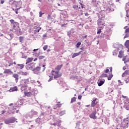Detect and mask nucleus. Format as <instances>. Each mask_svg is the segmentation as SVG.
<instances>
[{"mask_svg":"<svg viewBox=\"0 0 129 129\" xmlns=\"http://www.w3.org/2000/svg\"><path fill=\"white\" fill-rule=\"evenodd\" d=\"M97 100V99L94 98L93 99V101L92 102V104H91L92 107L95 106V105H96V103H97V102H95Z\"/></svg>","mask_w":129,"mask_h":129,"instance_id":"obj_12","label":"nucleus"},{"mask_svg":"<svg viewBox=\"0 0 129 129\" xmlns=\"http://www.w3.org/2000/svg\"><path fill=\"white\" fill-rule=\"evenodd\" d=\"M10 5H11L12 7H15V6H17V4H19V3H17L16 1H13L12 2H9Z\"/></svg>","mask_w":129,"mask_h":129,"instance_id":"obj_23","label":"nucleus"},{"mask_svg":"<svg viewBox=\"0 0 129 129\" xmlns=\"http://www.w3.org/2000/svg\"><path fill=\"white\" fill-rule=\"evenodd\" d=\"M62 67H63V64L58 65L56 66V67L55 68V70H56V71H58V72H59V71L61 70Z\"/></svg>","mask_w":129,"mask_h":129,"instance_id":"obj_16","label":"nucleus"},{"mask_svg":"<svg viewBox=\"0 0 129 129\" xmlns=\"http://www.w3.org/2000/svg\"><path fill=\"white\" fill-rule=\"evenodd\" d=\"M81 98H82V96H81V95H79V96H78V99L81 100Z\"/></svg>","mask_w":129,"mask_h":129,"instance_id":"obj_56","label":"nucleus"},{"mask_svg":"<svg viewBox=\"0 0 129 129\" xmlns=\"http://www.w3.org/2000/svg\"><path fill=\"white\" fill-rule=\"evenodd\" d=\"M97 25L99 26V27H103L104 28V26H105V23L103 21V20H98L97 21Z\"/></svg>","mask_w":129,"mask_h":129,"instance_id":"obj_7","label":"nucleus"},{"mask_svg":"<svg viewBox=\"0 0 129 129\" xmlns=\"http://www.w3.org/2000/svg\"><path fill=\"white\" fill-rule=\"evenodd\" d=\"M27 57H28V56H24L22 57V58H25V59H27Z\"/></svg>","mask_w":129,"mask_h":129,"instance_id":"obj_62","label":"nucleus"},{"mask_svg":"<svg viewBox=\"0 0 129 129\" xmlns=\"http://www.w3.org/2000/svg\"><path fill=\"white\" fill-rule=\"evenodd\" d=\"M20 74H21V75L27 76L28 74H29V73H28L27 72H20Z\"/></svg>","mask_w":129,"mask_h":129,"instance_id":"obj_29","label":"nucleus"},{"mask_svg":"<svg viewBox=\"0 0 129 129\" xmlns=\"http://www.w3.org/2000/svg\"><path fill=\"white\" fill-rule=\"evenodd\" d=\"M105 17V15L103 13H100L99 15L98 18L100 19V20H102L104 19V17Z\"/></svg>","mask_w":129,"mask_h":129,"instance_id":"obj_14","label":"nucleus"},{"mask_svg":"<svg viewBox=\"0 0 129 129\" xmlns=\"http://www.w3.org/2000/svg\"><path fill=\"white\" fill-rule=\"evenodd\" d=\"M81 52H82V51H80L78 53H74L72 55V58H75V57H76L77 56H79V55H80V53H81Z\"/></svg>","mask_w":129,"mask_h":129,"instance_id":"obj_25","label":"nucleus"},{"mask_svg":"<svg viewBox=\"0 0 129 129\" xmlns=\"http://www.w3.org/2000/svg\"><path fill=\"white\" fill-rule=\"evenodd\" d=\"M43 49L44 51H46V50H47V49H48V45H44V47H43Z\"/></svg>","mask_w":129,"mask_h":129,"instance_id":"obj_41","label":"nucleus"},{"mask_svg":"<svg viewBox=\"0 0 129 129\" xmlns=\"http://www.w3.org/2000/svg\"><path fill=\"white\" fill-rule=\"evenodd\" d=\"M128 36H129L128 34V33L126 34L124 37V39H125V38H128Z\"/></svg>","mask_w":129,"mask_h":129,"instance_id":"obj_50","label":"nucleus"},{"mask_svg":"<svg viewBox=\"0 0 129 129\" xmlns=\"http://www.w3.org/2000/svg\"><path fill=\"white\" fill-rule=\"evenodd\" d=\"M126 75H129V70H126L122 75V77H125Z\"/></svg>","mask_w":129,"mask_h":129,"instance_id":"obj_17","label":"nucleus"},{"mask_svg":"<svg viewBox=\"0 0 129 129\" xmlns=\"http://www.w3.org/2000/svg\"><path fill=\"white\" fill-rule=\"evenodd\" d=\"M81 45V42H78L76 46H77V48H78V47H79V46H80Z\"/></svg>","mask_w":129,"mask_h":129,"instance_id":"obj_47","label":"nucleus"},{"mask_svg":"<svg viewBox=\"0 0 129 129\" xmlns=\"http://www.w3.org/2000/svg\"><path fill=\"white\" fill-rule=\"evenodd\" d=\"M126 57H127V56H125L123 57L122 60L125 61V59H126Z\"/></svg>","mask_w":129,"mask_h":129,"instance_id":"obj_51","label":"nucleus"},{"mask_svg":"<svg viewBox=\"0 0 129 129\" xmlns=\"http://www.w3.org/2000/svg\"><path fill=\"white\" fill-rule=\"evenodd\" d=\"M125 33H129V28H127L125 30Z\"/></svg>","mask_w":129,"mask_h":129,"instance_id":"obj_55","label":"nucleus"},{"mask_svg":"<svg viewBox=\"0 0 129 129\" xmlns=\"http://www.w3.org/2000/svg\"><path fill=\"white\" fill-rule=\"evenodd\" d=\"M105 73H108L109 72V69H106L105 71H104Z\"/></svg>","mask_w":129,"mask_h":129,"instance_id":"obj_52","label":"nucleus"},{"mask_svg":"<svg viewBox=\"0 0 129 129\" xmlns=\"http://www.w3.org/2000/svg\"><path fill=\"white\" fill-rule=\"evenodd\" d=\"M111 29L107 30L102 36V38H105L106 40H109L111 36Z\"/></svg>","mask_w":129,"mask_h":129,"instance_id":"obj_3","label":"nucleus"},{"mask_svg":"<svg viewBox=\"0 0 129 129\" xmlns=\"http://www.w3.org/2000/svg\"><path fill=\"white\" fill-rule=\"evenodd\" d=\"M63 114H65V111H61L59 113V115H60V116H62Z\"/></svg>","mask_w":129,"mask_h":129,"instance_id":"obj_34","label":"nucleus"},{"mask_svg":"<svg viewBox=\"0 0 129 129\" xmlns=\"http://www.w3.org/2000/svg\"><path fill=\"white\" fill-rule=\"evenodd\" d=\"M127 6H128V7H129V4H128V3H126V5H125L126 8H127Z\"/></svg>","mask_w":129,"mask_h":129,"instance_id":"obj_60","label":"nucleus"},{"mask_svg":"<svg viewBox=\"0 0 129 129\" xmlns=\"http://www.w3.org/2000/svg\"><path fill=\"white\" fill-rule=\"evenodd\" d=\"M124 107L126 109V110H129V105H127V106L125 104L124 105Z\"/></svg>","mask_w":129,"mask_h":129,"instance_id":"obj_40","label":"nucleus"},{"mask_svg":"<svg viewBox=\"0 0 129 129\" xmlns=\"http://www.w3.org/2000/svg\"><path fill=\"white\" fill-rule=\"evenodd\" d=\"M61 122H62V121H61L60 120L58 119L57 120H56V122H54L53 123H51V124H52L54 126H56V125H57V126H60L61 125Z\"/></svg>","mask_w":129,"mask_h":129,"instance_id":"obj_10","label":"nucleus"},{"mask_svg":"<svg viewBox=\"0 0 129 129\" xmlns=\"http://www.w3.org/2000/svg\"><path fill=\"white\" fill-rule=\"evenodd\" d=\"M122 97L123 98H125L126 99L127 101H128L129 102V99H128V98H127V97L122 95Z\"/></svg>","mask_w":129,"mask_h":129,"instance_id":"obj_44","label":"nucleus"},{"mask_svg":"<svg viewBox=\"0 0 129 129\" xmlns=\"http://www.w3.org/2000/svg\"><path fill=\"white\" fill-rule=\"evenodd\" d=\"M109 69H110V72H112V67H110V68H109Z\"/></svg>","mask_w":129,"mask_h":129,"instance_id":"obj_58","label":"nucleus"},{"mask_svg":"<svg viewBox=\"0 0 129 129\" xmlns=\"http://www.w3.org/2000/svg\"><path fill=\"white\" fill-rule=\"evenodd\" d=\"M36 115H38V112L32 110L25 115V117L26 118H33V116H36Z\"/></svg>","mask_w":129,"mask_h":129,"instance_id":"obj_2","label":"nucleus"},{"mask_svg":"<svg viewBox=\"0 0 129 129\" xmlns=\"http://www.w3.org/2000/svg\"><path fill=\"white\" fill-rule=\"evenodd\" d=\"M44 58H45V56H39L38 57L39 60H42V59H44Z\"/></svg>","mask_w":129,"mask_h":129,"instance_id":"obj_43","label":"nucleus"},{"mask_svg":"<svg viewBox=\"0 0 129 129\" xmlns=\"http://www.w3.org/2000/svg\"><path fill=\"white\" fill-rule=\"evenodd\" d=\"M125 46L126 48H128L129 47V40H126L125 42Z\"/></svg>","mask_w":129,"mask_h":129,"instance_id":"obj_32","label":"nucleus"},{"mask_svg":"<svg viewBox=\"0 0 129 129\" xmlns=\"http://www.w3.org/2000/svg\"><path fill=\"white\" fill-rule=\"evenodd\" d=\"M40 70L41 69L40 67H37L35 69H34V71H40Z\"/></svg>","mask_w":129,"mask_h":129,"instance_id":"obj_45","label":"nucleus"},{"mask_svg":"<svg viewBox=\"0 0 129 129\" xmlns=\"http://www.w3.org/2000/svg\"><path fill=\"white\" fill-rule=\"evenodd\" d=\"M52 75L54 76V78L56 79V78H59L60 75H59V72L58 71H51Z\"/></svg>","mask_w":129,"mask_h":129,"instance_id":"obj_6","label":"nucleus"},{"mask_svg":"<svg viewBox=\"0 0 129 129\" xmlns=\"http://www.w3.org/2000/svg\"><path fill=\"white\" fill-rule=\"evenodd\" d=\"M71 34H72V31H70L68 32V36H69V37H70Z\"/></svg>","mask_w":129,"mask_h":129,"instance_id":"obj_46","label":"nucleus"},{"mask_svg":"<svg viewBox=\"0 0 129 129\" xmlns=\"http://www.w3.org/2000/svg\"><path fill=\"white\" fill-rule=\"evenodd\" d=\"M27 87H28V86L27 85H23V86H22L21 89L22 91H24L26 90V89H27Z\"/></svg>","mask_w":129,"mask_h":129,"instance_id":"obj_26","label":"nucleus"},{"mask_svg":"<svg viewBox=\"0 0 129 129\" xmlns=\"http://www.w3.org/2000/svg\"><path fill=\"white\" fill-rule=\"evenodd\" d=\"M113 56H116L117 55V50H114L113 51Z\"/></svg>","mask_w":129,"mask_h":129,"instance_id":"obj_37","label":"nucleus"},{"mask_svg":"<svg viewBox=\"0 0 129 129\" xmlns=\"http://www.w3.org/2000/svg\"><path fill=\"white\" fill-rule=\"evenodd\" d=\"M113 76V75H112L111 74L109 76V77H108V80H111V79L112 78Z\"/></svg>","mask_w":129,"mask_h":129,"instance_id":"obj_39","label":"nucleus"},{"mask_svg":"<svg viewBox=\"0 0 129 129\" xmlns=\"http://www.w3.org/2000/svg\"><path fill=\"white\" fill-rule=\"evenodd\" d=\"M110 11V9H107L106 10V13H107L108 12H109Z\"/></svg>","mask_w":129,"mask_h":129,"instance_id":"obj_59","label":"nucleus"},{"mask_svg":"<svg viewBox=\"0 0 129 129\" xmlns=\"http://www.w3.org/2000/svg\"><path fill=\"white\" fill-rule=\"evenodd\" d=\"M32 61H33V58H28L27 59L26 64H28V63H30V62H32Z\"/></svg>","mask_w":129,"mask_h":129,"instance_id":"obj_31","label":"nucleus"},{"mask_svg":"<svg viewBox=\"0 0 129 129\" xmlns=\"http://www.w3.org/2000/svg\"><path fill=\"white\" fill-rule=\"evenodd\" d=\"M43 37H44V38L47 37V34H45L43 35Z\"/></svg>","mask_w":129,"mask_h":129,"instance_id":"obj_61","label":"nucleus"},{"mask_svg":"<svg viewBox=\"0 0 129 129\" xmlns=\"http://www.w3.org/2000/svg\"><path fill=\"white\" fill-rule=\"evenodd\" d=\"M12 77L15 78L16 83H18V81H19V75L17 74H13Z\"/></svg>","mask_w":129,"mask_h":129,"instance_id":"obj_11","label":"nucleus"},{"mask_svg":"<svg viewBox=\"0 0 129 129\" xmlns=\"http://www.w3.org/2000/svg\"><path fill=\"white\" fill-rule=\"evenodd\" d=\"M10 23L12 24L13 29L15 30L17 33H18V34L22 33V30H21V28L19 27V23L18 22H15V20L11 19L10 20Z\"/></svg>","mask_w":129,"mask_h":129,"instance_id":"obj_1","label":"nucleus"},{"mask_svg":"<svg viewBox=\"0 0 129 129\" xmlns=\"http://www.w3.org/2000/svg\"><path fill=\"white\" fill-rule=\"evenodd\" d=\"M45 120V117L44 116V114L42 113L40 114L39 117L37 118L35 121L36 122H37L38 123H41V122H43Z\"/></svg>","mask_w":129,"mask_h":129,"instance_id":"obj_4","label":"nucleus"},{"mask_svg":"<svg viewBox=\"0 0 129 129\" xmlns=\"http://www.w3.org/2000/svg\"><path fill=\"white\" fill-rule=\"evenodd\" d=\"M52 80H53V77H50L48 81V82H50V81H52Z\"/></svg>","mask_w":129,"mask_h":129,"instance_id":"obj_49","label":"nucleus"},{"mask_svg":"<svg viewBox=\"0 0 129 129\" xmlns=\"http://www.w3.org/2000/svg\"><path fill=\"white\" fill-rule=\"evenodd\" d=\"M109 91L110 92H112L113 91V89H112V88L109 89Z\"/></svg>","mask_w":129,"mask_h":129,"instance_id":"obj_53","label":"nucleus"},{"mask_svg":"<svg viewBox=\"0 0 129 129\" xmlns=\"http://www.w3.org/2000/svg\"><path fill=\"white\" fill-rule=\"evenodd\" d=\"M4 73L5 74H7V73H9L10 75L14 74V73L13 72H12V71H11L10 70H9V69L6 70L4 71Z\"/></svg>","mask_w":129,"mask_h":129,"instance_id":"obj_21","label":"nucleus"},{"mask_svg":"<svg viewBox=\"0 0 129 129\" xmlns=\"http://www.w3.org/2000/svg\"><path fill=\"white\" fill-rule=\"evenodd\" d=\"M127 124H128V122L127 121L123 120L121 123V127H128L127 126Z\"/></svg>","mask_w":129,"mask_h":129,"instance_id":"obj_9","label":"nucleus"},{"mask_svg":"<svg viewBox=\"0 0 129 129\" xmlns=\"http://www.w3.org/2000/svg\"><path fill=\"white\" fill-rule=\"evenodd\" d=\"M76 101V98L75 97H74L71 99V103H73V102H75Z\"/></svg>","mask_w":129,"mask_h":129,"instance_id":"obj_35","label":"nucleus"},{"mask_svg":"<svg viewBox=\"0 0 129 129\" xmlns=\"http://www.w3.org/2000/svg\"><path fill=\"white\" fill-rule=\"evenodd\" d=\"M73 9H78V6L77 5H74L73 6Z\"/></svg>","mask_w":129,"mask_h":129,"instance_id":"obj_48","label":"nucleus"},{"mask_svg":"<svg viewBox=\"0 0 129 129\" xmlns=\"http://www.w3.org/2000/svg\"><path fill=\"white\" fill-rule=\"evenodd\" d=\"M10 120H11L12 121H13V123H14L15 122V121H16V120H17V119L14 117H12L11 118H10Z\"/></svg>","mask_w":129,"mask_h":129,"instance_id":"obj_38","label":"nucleus"},{"mask_svg":"<svg viewBox=\"0 0 129 129\" xmlns=\"http://www.w3.org/2000/svg\"><path fill=\"white\" fill-rule=\"evenodd\" d=\"M85 44L86 45V46H90V45H91V42H89L87 40H85Z\"/></svg>","mask_w":129,"mask_h":129,"instance_id":"obj_30","label":"nucleus"},{"mask_svg":"<svg viewBox=\"0 0 129 129\" xmlns=\"http://www.w3.org/2000/svg\"><path fill=\"white\" fill-rule=\"evenodd\" d=\"M10 111H11L13 114H15V112H16V110H17V106H15L13 107L12 109H10Z\"/></svg>","mask_w":129,"mask_h":129,"instance_id":"obj_20","label":"nucleus"},{"mask_svg":"<svg viewBox=\"0 0 129 129\" xmlns=\"http://www.w3.org/2000/svg\"><path fill=\"white\" fill-rule=\"evenodd\" d=\"M24 93H25L26 96H28V97H30L32 96V95H33V94L31 92H29L27 93H26V92H24Z\"/></svg>","mask_w":129,"mask_h":129,"instance_id":"obj_24","label":"nucleus"},{"mask_svg":"<svg viewBox=\"0 0 129 129\" xmlns=\"http://www.w3.org/2000/svg\"><path fill=\"white\" fill-rule=\"evenodd\" d=\"M28 83H29V81L27 79L22 80V84L23 85H27V84H28Z\"/></svg>","mask_w":129,"mask_h":129,"instance_id":"obj_18","label":"nucleus"},{"mask_svg":"<svg viewBox=\"0 0 129 129\" xmlns=\"http://www.w3.org/2000/svg\"><path fill=\"white\" fill-rule=\"evenodd\" d=\"M105 82V80H104V79H99L97 82L98 86H102V85H103V84H104Z\"/></svg>","mask_w":129,"mask_h":129,"instance_id":"obj_8","label":"nucleus"},{"mask_svg":"<svg viewBox=\"0 0 129 129\" xmlns=\"http://www.w3.org/2000/svg\"><path fill=\"white\" fill-rule=\"evenodd\" d=\"M101 78H103L104 77H107V74H102L101 76H100Z\"/></svg>","mask_w":129,"mask_h":129,"instance_id":"obj_36","label":"nucleus"},{"mask_svg":"<svg viewBox=\"0 0 129 129\" xmlns=\"http://www.w3.org/2000/svg\"><path fill=\"white\" fill-rule=\"evenodd\" d=\"M5 123H6V124H9V123H14V120L12 121L11 119L9 118L5 120Z\"/></svg>","mask_w":129,"mask_h":129,"instance_id":"obj_13","label":"nucleus"},{"mask_svg":"<svg viewBox=\"0 0 129 129\" xmlns=\"http://www.w3.org/2000/svg\"><path fill=\"white\" fill-rule=\"evenodd\" d=\"M85 16H89V14L88 13H85Z\"/></svg>","mask_w":129,"mask_h":129,"instance_id":"obj_64","label":"nucleus"},{"mask_svg":"<svg viewBox=\"0 0 129 129\" xmlns=\"http://www.w3.org/2000/svg\"><path fill=\"white\" fill-rule=\"evenodd\" d=\"M5 3V0H2L1 3L2 4V5H3V4H4Z\"/></svg>","mask_w":129,"mask_h":129,"instance_id":"obj_57","label":"nucleus"},{"mask_svg":"<svg viewBox=\"0 0 129 129\" xmlns=\"http://www.w3.org/2000/svg\"><path fill=\"white\" fill-rule=\"evenodd\" d=\"M34 34H37V33H39V32H40V30L42 29V28L40 27L39 25H37L36 24L34 25Z\"/></svg>","mask_w":129,"mask_h":129,"instance_id":"obj_5","label":"nucleus"},{"mask_svg":"<svg viewBox=\"0 0 129 129\" xmlns=\"http://www.w3.org/2000/svg\"><path fill=\"white\" fill-rule=\"evenodd\" d=\"M42 15H44V13H42L41 12H39V17H42Z\"/></svg>","mask_w":129,"mask_h":129,"instance_id":"obj_54","label":"nucleus"},{"mask_svg":"<svg viewBox=\"0 0 129 129\" xmlns=\"http://www.w3.org/2000/svg\"><path fill=\"white\" fill-rule=\"evenodd\" d=\"M118 57L119 58H122L123 57V51H122V50H120L119 52V54H118Z\"/></svg>","mask_w":129,"mask_h":129,"instance_id":"obj_22","label":"nucleus"},{"mask_svg":"<svg viewBox=\"0 0 129 129\" xmlns=\"http://www.w3.org/2000/svg\"><path fill=\"white\" fill-rule=\"evenodd\" d=\"M23 104V100H19L16 103V105H22Z\"/></svg>","mask_w":129,"mask_h":129,"instance_id":"obj_28","label":"nucleus"},{"mask_svg":"<svg viewBox=\"0 0 129 129\" xmlns=\"http://www.w3.org/2000/svg\"><path fill=\"white\" fill-rule=\"evenodd\" d=\"M57 106H58V107H61V104H58L57 105Z\"/></svg>","mask_w":129,"mask_h":129,"instance_id":"obj_63","label":"nucleus"},{"mask_svg":"<svg viewBox=\"0 0 129 129\" xmlns=\"http://www.w3.org/2000/svg\"><path fill=\"white\" fill-rule=\"evenodd\" d=\"M18 90V87H14L13 88H11L9 90L10 92H13L14 91H17Z\"/></svg>","mask_w":129,"mask_h":129,"instance_id":"obj_19","label":"nucleus"},{"mask_svg":"<svg viewBox=\"0 0 129 129\" xmlns=\"http://www.w3.org/2000/svg\"><path fill=\"white\" fill-rule=\"evenodd\" d=\"M17 66L20 67V69H23V68H24V67H25V65H24L23 64H18Z\"/></svg>","mask_w":129,"mask_h":129,"instance_id":"obj_33","label":"nucleus"},{"mask_svg":"<svg viewBox=\"0 0 129 129\" xmlns=\"http://www.w3.org/2000/svg\"><path fill=\"white\" fill-rule=\"evenodd\" d=\"M24 40V37L21 36L19 37V41L20 42H22Z\"/></svg>","mask_w":129,"mask_h":129,"instance_id":"obj_42","label":"nucleus"},{"mask_svg":"<svg viewBox=\"0 0 129 129\" xmlns=\"http://www.w3.org/2000/svg\"><path fill=\"white\" fill-rule=\"evenodd\" d=\"M102 29H103V26L99 27L98 31L97 32V34L98 35V34H100V33H101V30H102Z\"/></svg>","mask_w":129,"mask_h":129,"instance_id":"obj_27","label":"nucleus"},{"mask_svg":"<svg viewBox=\"0 0 129 129\" xmlns=\"http://www.w3.org/2000/svg\"><path fill=\"white\" fill-rule=\"evenodd\" d=\"M95 114H96V112H93L90 115V117L91 118H93V119H96V116H95Z\"/></svg>","mask_w":129,"mask_h":129,"instance_id":"obj_15","label":"nucleus"}]
</instances>
